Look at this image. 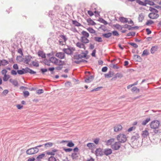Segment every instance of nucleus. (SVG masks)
<instances>
[{"instance_id": "f257e3e1", "label": "nucleus", "mask_w": 161, "mask_h": 161, "mask_svg": "<svg viewBox=\"0 0 161 161\" xmlns=\"http://www.w3.org/2000/svg\"><path fill=\"white\" fill-rule=\"evenodd\" d=\"M160 125V122L158 120H154L152 121L149 124L150 128L154 130V132L155 134L159 132L158 130Z\"/></svg>"}, {"instance_id": "f03ea898", "label": "nucleus", "mask_w": 161, "mask_h": 161, "mask_svg": "<svg viewBox=\"0 0 161 161\" xmlns=\"http://www.w3.org/2000/svg\"><path fill=\"white\" fill-rule=\"evenodd\" d=\"M149 10L151 12L148 14L149 17L152 19H157L159 17L158 11L154 8L150 7Z\"/></svg>"}, {"instance_id": "7ed1b4c3", "label": "nucleus", "mask_w": 161, "mask_h": 161, "mask_svg": "<svg viewBox=\"0 0 161 161\" xmlns=\"http://www.w3.org/2000/svg\"><path fill=\"white\" fill-rule=\"evenodd\" d=\"M67 48H64L63 50L64 53H65L68 55H71L73 53L74 51L75 50V47H72L70 46H67Z\"/></svg>"}, {"instance_id": "20e7f679", "label": "nucleus", "mask_w": 161, "mask_h": 161, "mask_svg": "<svg viewBox=\"0 0 161 161\" xmlns=\"http://www.w3.org/2000/svg\"><path fill=\"white\" fill-rule=\"evenodd\" d=\"M117 139L120 143L125 142L127 140L126 136L123 134H120L118 135Z\"/></svg>"}, {"instance_id": "39448f33", "label": "nucleus", "mask_w": 161, "mask_h": 161, "mask_svg": "<svg viewBox=\"0 0 161 161\" xmlns=\"http://www.w3.org/2000/svg\"><path fill=\"white\" fill-rule=\"evenodd\" d=\"M39 151V149L35 147L28 149L26 150V153L27 154L31 155L37 153Z\"/></svg>"}, {"instance_id": "423d86ee", "label": "nucleus", "mask_w": 161, "mask_h": 161, "mask_svg": "<svg viewBox=\"0 0 161 161\" xmlns=\"http://www.w3.org/2000/svg\"><path fill=\"white\" fill-rule=\"evenodd\" d=\"M85 76L84 78V81L85 82L89 83L91 82V73L89 71L85 72Z\"/></svg>"}, {"instance_id": "0eeeda50", "label": "nucleus", "mask_w": 161, "mask_h": 161, "mask_svg": "<svg viewBox=\"0 0 161 161\" xmlns=\"http://www.w3.org/2000/svg\"><path fill=\"white\" fill-rule=\"evenodd\" d=\"M112 148L114 150H118L120 147V142H116L112 144L111 146Z\"/></svg>"}, {"instance_id": "6e6552de", "label": "nucleus", "mask_w": 161, "mask_h": 161, "mask_svg": "<svg viewBox=\"0 0 161 161\" xmlns=\"http://www.w3.org/2000/svg\"><path fill=\"white\" fill-rule=\"evenodd\" d=\"M32 58V57L30 55L25 56L23 62L25 64H28Z\"/></svg>"}, {"instance_id": "1a4fd4ad", "label": "nucleus", "mask_w": 161, "mask_h": 161, "mask_svg": "<svg viewBox=\"0 0 161 161\" xmlns=\"http://www.w3.org/2000/svg\"><path fill=\"white\" fill-rule=\"evenodd\" d=\"M26 67L25 68H22L21 70H17V73L19 75H22L25 74L27 73L28 71L26 70Z\"/></svg>"}, {"instance_id": "9d476101", "label": "nucleus", "mask_w": 161, "mask_h": 161, "mask_svg": "<svg viewBox=\"0 0 161 161\" xmlns=\"http://www.w3.org/2000/svg\"><path fill=\"white\" fill-rule=\"evenodd\" d=\"M122 129V125L119 124L116 125L114 127V130L115 132L120 131Z\"/></svg>"}, {"instance_id": "9b49d317", "label": "nucleus", "mask_w": 161, "mask_h": 161, "mask_svg": "<svg viewBox=\"0 0 161 161\" xmlns=\"http://www.w3.org/2000/svg\"><path fill=\"white\" fill-rule=\"evenodd\" d=\"M96 155L97 156H101L103 154V150L100 148L97 149L95 151Z\"/></svg>"}, {"instance_id": "f8f14e48", "label": "nucleus", "mask_w": 161, "mask_h": 161, "mask_svg": "<svg viewBox=\"0 0 161 161\" xmlns=\"http://www.w3.org/2000/svg\"><path fill=\"white\" fill-rule=\"evenodd\" d=\"M55 56L60 59H63L65 57V55L64 53L59 52L56 54Z\"/></svg>"}, {"instance_id": "ddd939ff", "label": "nucleus", "mask_w": 161, "mask_h": 161, "mask_svg": "<svg viewBox=\"0 0 161 161\" xmlns=\"http://www.w3.org/2000/svg\"><path fill=\"white\" fill-rule=\"evenodd\" d=\"M58 59L55 57H51L49 58V61L55 65H57Z\"/></svg>"}, {"instance_id": "4468645a", "label": "nucleus", "mask_w": 161, "mask_h": 161, "mask_svg": "<svg viewBox=\"0 0 161 161\" xmlns=\"http://www.w3.org/2000/svg\"><path fill=\"white\" fill-rule=\"evenodd\" d=\"M112 150L110 148L105 149L104 151V154L106 156L111 154L112 153Z\"/></svg>"}, {"instance_id": "2eb2a0df", "label": "nucleus", "mask_w": 161, "mask_h": 161, "mask_svg": "<svg viewBox=\"0 0 161 161\" xmlns=\"http://www.w3.org/2000/svg\"><path fill=\"white\" fill-rule=\"evenodd\" d=\"M37 54L39 56L41 57L42 58H46L45 54L42 51L39 50L37 53Z\"/></svg>"}, {"instance_id": "dca6fc26", "label": "nucleus", "mask_w": 161, "mask_h": 161, "mask_svg": "<svg viewBox=\"0 0 161 161\" xmlns=\"http://www.w3.org/2000/svg\"><path fill=\"white\" fill-rule=\"evenodd\" d=\"M142 135L144 138H146L149 136V133L147 130H146L142 131Z\"/></svg>"}, {"instance_id": "f3484780", "label": "nucleus", "mask_w": 161, "mask_h": 161, "mask_svg": "<svg viewBox=\"0 0 161 161\" xmlns=\"http://www.w3.org/2000/svg\"><path fill=\"white\" fill-rule=\"evenodd\" d=\"M123 77L121 73H118L117 74H115V76L114 77H113L112 79V80H115V79H116L117 78H121Z\"/></svg>"}, {"instance_id": "a211bd4d", "label": "nucleus", "mask_w": 161, "mask_h": 161, "mask_svg": "<svg viewBox=\"0 0 161 161\" xmlns=\"http://www.w3.org/2000/svg\"><path fill=\"white\" fill-rule=\"evenodd\" d=\"M9 81L14 86H18V83L16 80H13L12 79H9Z\"/></svg>"}, {"instance_id": "6ab92c4d", "label": "nucleus", "mask_w": 161, "mask_h": 161, "mask_svg": "<svg viewBox=\"0 0 161 161\" xmlns=\"http://www.w3.org/2000/svg\"><path fill=\"white\" fill-rule=\"evenodd\" d=\"M114 139L111 138L106 142V144L107 146L112 145V144L114 142Z\"/></svg>"}, {"instance_id": "aec40b11", "label": "nucleus", "mask_w": 161, "mask_h": 161, "mask_svg": "<svg viewBox=\"0 0 161 161\" xmlns=\"http://www.w3.org/2000/svg\"><path fill=\"white\" fill-rule=\"evenodd\" d=\"M81 41L83 43H86L89 42V40L87 38V37H81Z\"/></svg>"}, {"instance_id": "412c9836", "label": "nucleus", "mask_w": 161, "mask_h": 161, "mask_svg": "<svg viewBox=\"0 0 161 161\" xmlns=\"http://www.w3.org/2000/svg\"><path fill=\"white\" fill-rule=\"evenodd\" d=\"M53 143L52 142H48L44 144V147L45 148H50L52 147Z\"/></svg>"}, {"instance_id": "4be33fe9", "label": "nucleus", "mask_w": 161, "mask_h": 161, "mask_svg": "<svg viewBox=\"0 0 161 161\" xmlns=\"http://www.w3.org/2000/svg\"><path fill=\"white\" fill-rule=\"evenodd\" d=\"M158 49V47L157 46H153L151 49V52L152 53H154Z\"/></svg>"}, {"instance_id": "5701e85b", "label": "nucleus", "mask_w": 161, "mask_h": 161, "mask_svg": "<svg viewBox=\"0 0 161 161\" xmlns=\"http://www.w3.org/2000/svg\"><path fill=\"white\" fill-rule=\"evenodd\" d=\"M16 60L19 62H21L24 61V58H23L21 56H18L16 57Z\"/></svg>"}, {"instance_id": "b1692460", "label": "nucleus", "mask_w": 161, "mask_h": 161, "mask_svg": "<svg viewBox=\"0 0 161 161\" xmlns=\"http://www.w3.org/2000/svg\"><path fill=\"white\" fill-rule=\"evenodd\" d=\"M71 157L73 159H77L78 157V154L76 153H73L71 155Z\"/></svg>"}, {"instance_id": "393cba45", "label": "nucleus", "mask_w": 161, "mask_h": 161, "mask_svg": "<svg viewBox=\"0 0 161 161\" xmlns=\"http://www.w3.org/2000/svg\"><path fill=\"white\" fill-rule=\"evenodd\" d=\"M146 6L147 4H149L151 6H153L155 5L154 3L151 1L145 0Z\"/></svg>"}, {"instance_id": "a878e982", "label": "nucleus", "mask_w": 161, "mask_h": 161, "mask_svg": "<svg viewBox=\"0 0 161 161\" xmlns=\"http://www.w3.org/2000/svg\"><path fill=\"white\" fill-rule=\"evenodd\" d=\"M67 143V146L69 147H72L75 145V144L71 141H68Z\"/></svg>"}, {"instance_id": "bb28decb", "label": "nucleus", "mask_w": 161, "mask_h": 161, "mask_svg": "<svg viewBox=\"0 0 161 161\" xmlns=\"http://www.w3.org/2000/svg\"><path fill=\"white\" fill-rule=\"evenodd\" d=\"M26 70L28 71V73H29L31 74H36V72L34 71L33 70L30 69V68L26 67Z\"/></svg>"}, {"instance_id": "cd10ccee", "label": "nucleus", "mask_w": 161, "mask_h": 161, "mask_svg": "<svg viewBox=\"0 0 161 161\" xmlns=\"http://www.w3.org/2000/svg\"><path fill=\"white\" fill-rule=\"evenodd\" d=\"M1 62L2 65L5 66L9 64V62L6 60L3 59H1Z\"/></svg>"}, {"instance_id": "c85d7f7f", "label": "nucleus", "mask_w": 161, "mask_h": 161, "mask_svg": "<svg viewBox=\"0 0 161 161\" xmlns=\"http://www.w3.org/2000/svg\"><path fill=\"white\" fill-rule=\"evenodd\" d=\"M76 45L77 47L80 48H84L85 49V46L84 44H83L82 43L78 42L77 43Z\"/></svg>"}, {"instance_id": "c756f323", "label": "nucleus", "mask_w": 161, "mask_h": 161, "mask_svg": "<svg viewBox=\"0 0 161 161\" xmlns=\"http://www.w3.org/2000/svg\"><path fill=\"white\" fill-rule=\"evenodd\" d=\"M72 22L73 24L75 26H81V24L76 20H73L72 21Z\"/></svg>"}, {"instance_id": "7c9ffc66", "label": "nucleus", "mask_w": 161, "mask_h": 161, "mask_svg": "<svg viewBox=\"0 0 161 161\" xmlns=\"http://www.w3.org/2000/svg\"><path fill=\"white\" fill-rule=\"evenodd\" d=\"M112 35L111 33L109 32L107 33L103 34L102 35L104 37L108 38L111 37Z\"/></svg>"}, {"instance_id": "2f4dec72", "label": "nucleus", "mask_w": 161, "mask_h": 161, "mask_svg": "<svg viewBox=\"0 0 161 161\" xmlns=\"http://www.w3.org/2000/svg\"><path fill=\"white\" fill-rule=\"evenodd\" d=\"M65 64V63L64 61H62L61 60H59L58 59V62L57 65L60 66H62L63 65Z\"/></svg>"}, {"instance_id": "473e14b6", "label": "nucleus", "mask_w": 161, "mask_h": 161, "mask_svg": "<svg viewBox=\"0 0 161 161\" xmlns=\"http://www.w3.org/2000/svg\"><path fill=\"white\" fill-rule=\"evenodd\" d=\"M151 120L150 118H147L145 120L142 122V125H146Z\"/></svg>"}, {"instance_id": "72a5a7b5", "label": "nucleus", "mask_w": 161, "mask_h": 161, "mask_svg": "<svg viewBox=\"0 0 161 161\" xmlns=\"http://www.w3.org/2000/svg\"><path fill=\"white\" fill-rule=\"evenodd\" d=\"M45 65L50 66V61H49V59L48 60L47 59H45L43 61Z\"/></svg>"}, {"instance_id": "f704fd0d", "label": "nucleus", "mask_w": 161, "mask_h": 161, "mask_svg": "<svg viewBox=\"0 0 161 161\" xmlns=\"http://www.w3.org/2000/svg\"><path fill=\"white\" fill-rule=\"evenodd\" d=\"M81 33L83 36L82 37H88L89 36V34L86 31H82V32H81Z\"/></svg>"}, {"instance_id": "c9c22d12", "label": "nucleus", "mask_w": 161, "mask_h": 161, "mask_svg": "<svg viewBox=\"0 0 161 161\" xmlns=\"http://www.w3.org/2000/svg\"><path fill=\"white\" fill-rule=\"evenodd\" d=\"M136 2L140 5L146 6L145 0L144 2H143L140 0H136Z\"/></svg>"}, {"instance_id": "e433bc0d", "label": "nucleus", "mask_w": 161, "mask_h": 161, "mask_svg": "<svg viewBox=\"0 0 161 161\" xmlns=\"http://www.w3.org/2000/svg\"><path fill=\"white\" fill-rule=\"evenodd\" d=\"M10 76L9 75H4L3 78V80L4 81H7L8 79L10 78Z\"/></svg>"}, {"instance_id": "4c0bfd02", "label": "nucleus", "mask_w": 161, "mask_h": 161, "mask_svg": "<svg viewBox=\"0 0 161 161\" xmlns=\"http://www.w3.org/2000/svg\"><path fill=\"white\" fill-rule=\"evenodd\" d=\"M114 74L112 73L109 72L107 74L105 75V77L106 78H109L113 75Z\"/></svg>"}, {"instance_id": "58836bf2", "label": "nucleus", "mask_w": 161, "mask_h": 161, "mask_svg": "<svg viewBox=\"0 0 161 161\" xmlns=\"http://www.w3.org/2000/svg\"><path fill=\"white\" fill-rule=\"evenodd\" d=\"M45 156V154L44 153H42V154L39 155L37 157H36V159L37 160H40L43 157H44Z\"/></svg>"}, {"instance_id": "ea45409f", "label": "nucleus", "mask_w": 161, "mask_h": 161, "mask_svg": "<svg viewBox=\"0 0 161 161\" xmlns=\"http://www.w3.org/2000/svg\"><path fill=\"white\" fill-rule=\"evenodd\" d=\"M48 70V69H46V68H41L40 69V71L44 75L45 72H46Z\"/></svg>"}, {"instance_id": "a19ab883", "label": "nucleus", "mask_w": 161, "mask_h": 161, "mask_svg": "<svg viewBox=\"0 0 161 161\" xmlns=\"http://www.w3.org/2000/svg\"><path fill=\"white\" fill-rule=\"evenodd\" d=\"M8 92L9 91L8 90H5L3 92L1 93V95L2 96H5L8 93Z\"/></svg>"}, {"instance_id": "79ce46f5", "label": "nucleus", "mask_w": 161, "mask_h": 161, "mask_svg": "<svg viewBox=\"0 0 161 161\" xmlns=\"http://www.w3.org/2000/svg\"><path fill=\"white\" fill-rule=\"evenodd\" d=\"M120 20L121 22L124 23H126L128 21L127 19L124 17H121L120 19Z\"/></svg>"}, {"instance_id": "37998d69", "label": "nucleus", "mask_w": 161, "mask_h": 161, "mask_svg": "<svg viewBox=\"0 0 161 161\" xmlns=\"http://www.w3.org/2000/svg\"><path fill=\"white\" fill-rule=\"evenodd\" d=\"M132 92H136V93H139V89L136 87H133L131 89Z\"/></svg>"}, {"instance_id": "c03bdc74", "label": "nucleus", "mask_w": 161, "mask_h": 161, "mask_svg": "<svg viewBox=\"0 0 161 161\" xmlns=\"http://www.w3.org/2000/svg\"><path fill=\"white\" fill-rule=\"evenodd\" d=\"M63 148L66 152H70L73 150V149L71 148H65L63 147Z\"/></svg>"}, {"instance_id": "a18cd8bd", "label": "nucleus", "mask_w": 161, "mask_h": 161, "mask_svg": "<svg viewBox=\"0 0 161 161\" xmlns=\"http://www.w3.org/2000/svg\"><path fill=\"white\" fill-rule=\"evenodd\" d=\"M48 161H56V159L54 157L51 156L48 159Z\"/></svg>"}, {"instance_id": "49530a36", "label": "nucleus", "mask_w": 161, "mask_h": 161, "mask_svg": "<svg viewBox=\"0 0 161 161\" xmlns=\"http://www.w3.org/2000/svg\"><path fill=\"white\" fill-rule=\"evenodd\" d=\"M30 93L28 91H24L23 92V95L25 97H26L29 95Z\"/></svg>"}, {"instance_id": "de8ad7c7", "label": "nucleus", "mask_w": 161, "mask_h": 161, "mask_svg": "<svg viewBox=\"0 0 161 161\" xmlns=\"http://www.w3.org/2000/svg\"><path fill=\"white\" fill-rule=\"evenodd\" d=\"M55 69V68L54 67H50L48 68V70L51 72V73L52 74H54V70Z\"/></svg>"}, {"instance_id": "09e8293b", "label": "nucleus", "mask_w": 161, "mask_h": 161, "mask_svg": "<svg viewBox=\"0 0 161 161\" xmlns=\"http://www.w3.org/2000/svg\"><path fill=\"white\" fill-rule=\"evenodd\" d=\"M95 40L99 42H101L103 41L102 38L100 37H95Z\"/></svg>"}, {"instance_id": "8fccbe9b", "label": "nucleus", "mask_w": 161, "mask_h": 161, "mask_svg": "<svg viewBox=\"0 0 161 161\" xmlns=\"http://www.w3.org/2000/svg\"><path fill=\"white\" fill-rule=\"evenodd\" d=\"M100 139L99 138H95L93 139V142L96 144H98Z\"/></svg>"}, {"instance_id": "3c124183", "label": "nucleus", "mask_w": 161, "mask_h": 161, "mask_svg": "<svg viewBox=\"0 0 161 161\" xmlns=\"http://www.w3.org/2000/svg\"><path fill=\"white\" fill-rule=\"evenodd\" d=\"M45 153L47 155H50L52 156H54L55 154V153H53L52 151V152H49L48 151H47L45 152Z\"/></svg>"}, {"instance_id": "603ef678", "label": "nucleus", "mask_w": 161, "mask_h": 161, "mask_svg": "<svg viewBox=\"0 0 161 161\" xmlns=\"http://www.w3.org/2000/svg\"><path fill=\"white\" fill-rule=\"evenodd\" d=\"M154 23L153 21L152 20H147L146 23V25H149L152 24Z\"/></svg>"}, {"instance_id": "864d4df0", "label": "nucleus", "mask_w": 161, "mask_h": 161, "mask_svg": "<svg viewBox=\"0 0 161 161\" xmlns=\"http://www.w3.org/2000/svg\"><path fill=\"white\" fill-rule=\"evenodd\" d=\"M59 37L62 38L64 40V41L65 42L67 40V38H66V36L64 35H60Z\"/></svg>"}, {"instance_id": "5fc2aeb1", "label": "nucleus", "mask_w": 161, "mask_h": 161, "mask_svg": "<svg viewBox=\"0 0 161 161\" xmlns=\"http://www.w3.org/2000/svg\"><path fill=\"white\" fill-rule=\"evenodd\" d=\"M136 34L135 32H130L127 34V36H134Z\"/></svg>"}, {"instance_id": "6e6d98bb", "label": "nucleus", "mask_w": 161, "mask_h": 161, "mask_svg": "<svg viewBox=\"0 0 161 161\" xmlns=\"http://www.w3.org/2000/svg\"><path fill=\"white\" fill-rule=\"evenodd\" d=\"M31 63H32V64H33V66H34L37 67L39 66V64L37 62H36L34 61H32Z\"/></svg>"}, {"instance_id": "4d7b16f0", "label": "nucleus", "mask_w": 161, "mask_h": 161, "mask_svg": "<svg viewBox=\"0 0 161 161\" xmlns=\"http://www.w3.org/2000/svg\"><path fill=\"white\" fill-rule=\"evenodd\" d=\"M149 54V52H148V51L147 50H145L143 52V53H142V56H144V55H148Z\"/></svg>"}, {"instance_id": "13d9d810", "label": "nucleus", "mask_w": 161, "mask_h": 161, "mask_svg": "<svg viewBox=\"0 0 161 161\" xmlns=\"http://www.w3.org/2000/svg\"><path fill=\"white\" fill-rule=\"evenodd\" d=\"M13 67L14 69L15 70H17L19 69V68L17 64H14L13 65Z\"/></svg>"}, {"instance_id": "bf43d9fd", "label": "nucleus", "mask_w": 161, "mask_h": 161, "mask_svg": "<svg viewBox=\"0 0 161 161\" xmlns=\"http://www.w3.org/2000/svg\"><path fill=\"white\" fill-rule=\"evenodd\" d=\"M78 57L79 58V59H81L82 58H86V55H84V54H83V55H82L81 54H78Z\"/></svg>"}, {"instance_id": "052dcab7", "label": "nucleus", "mask_w": 161, "mask_h": 161, "mask_svg": "<svg viewBox=\"0 0 161 161\" xmlns=\"http://www.w3.org/2000/svg\"><path fill=\"white\" fill-rule=\"evenodd\" d=\"M44 92V91L43 89H39L37 91L36 93L38 94H41L43 93Z\"/></svg>"}, {"instance_id": "680f3d73", "label": "nucleus", "mask_w": 161, "mask_h": 161, "mask_svg": "<svg viewBox=\"0 0 161 161\" xmlns=\"http://www.w3.org/2000/svg\"><path fill=\"white\" fill-rule=\"evenodd\" d=\"M11 74L13 75H16L17 74V71L14 70H12L11 72Z\"/></svg>"}, {"instance_id": "e2e57ef3", "label": "nucleus", "mask_w": 161, "mask_h": 161, "mask_svg": "<svg viewBox=\"0 0 161 161\" xmlns=\"http://www.w3.org/2000/svg\"><path fill=\"white\" fill-rule=\"evenodd\" d=\"M60 8V7L58 5H55L54 8V9H55L56 11H58Z\"/></svg>"}, {"instance_id": "0e129e2a", "label": "nucleus", "mask_w": 161, "mask_h": 161, "mask_svg": "<svg viewBox=\"0 0 161 161\" xmlns=\"http://www.w3.org/2000/svg\"><path fill=\"white\" fill-rule=\"evenodd\" d=\"M7 72V71L5 69H3L1 71V73L3 75H5Z\"/></svg>"}, {"instance_id": "69168bd1", "label": "nucleus", "mask_w": 161, "mask_h": 161, "mask_svg": "<svg viewBox=\"0 0 161 161\" xmlns=\"http://www.w3.org/2000/svg\"><path fill=\"white\" fill-rule=\"evenodd\" d=\"M112 33L114 36H119V34L117 31H114L112 32Z\"/></svg>"}, {"instance_id": "338daca9", "label": "nucleus", "mask_w": 161, "mask_h": 161, "mask_svg": "<svg viewBox=\"0 0 161 161\" xmlns=\"http://www.w3.org/2000/svg\"><path fill=\"white\" fill-rule=\"evenodd\" d=\"M130 44L135 48H137L138 47L137 45L134 43H130Z\"/></svg>"}, {"instance_id": "774afa93", "label": "nucleus", "mask_w": 161, "mask_h": 161, "mask_svg": "<svg viewBox=\"0 0 161 161\" xmlns=\"http://www.w3.org/2000/svg\"><path fill=\"white\" fill-rule=\"evenodd\" d=\"M74 153H77L79 151V149L78 147H76L73 149Z\"/></svg>"}]
</instances>
